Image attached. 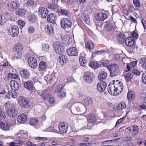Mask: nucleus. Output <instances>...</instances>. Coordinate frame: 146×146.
Here are the masks:
<instances>
[{"label": "nucleus", "instance_id": "40", "mask_svg": "<svg viewBox=\"0 0 146 146\" xmlns=\"http://www.w3.org/2000/svg\"><path fill=\"white\" fill-rule=\"evenodd\" d=\"M133 75L130 73H128L125 76V78L127 82H129L133 78Z\"/></svg>", "mask_w": 146, "mask_h": 146}, {"label": "nucleus", "instance_id": "56", "mask_svg": "<svg viewBox=\"0 0 146 146\" xmlns=\"http://www.w3.org/2000/svg\"><path fill=\"white\" fill-rule=\"evenodd\" d=\"M18 24L20 29H21L25 26V23L21 20H19L18 21Z\"/></svg>", "mask_w": 146, "mask_h": 146}, {"label": "nucleus", "instance_id": "16", "mask_svg": "<svg viewBox=\"0 0 146 146\" xmlns=\"http://www.w3.org/2000/svg\"><path fill=\"white\" fill-rule=\"evenodd\" d=\"M20 74L22 78L24 79H27L30 76V73L27 69H22L21 71Z\"/></svg>", "mask_w": 146, "mask_h": 146}, {"label": "nucleus", "instance_id": "42", "mask_svg": "<svg viewBox=\"0 0 146 146\" xmlns=\"http://www.w3.org/2000/svg\"><path fill=\"white\" fill-rule=\"evenodd\" d=\"M126 108V105L125 104L124 102H122L121 103L119 104L117 106V108L118 110H122L125 109Z\"/></svg>", "mask_w": 146, "mask_h": 146}, {"label": "nucleus", "instance_id": "53", "mask_svg": "<svg viewBox=\"0 0 146 146\" xmlns=\"http://www.w3.org/2000/svg\"><path fill=\"white\" fill-rule=\"evenodd\" d=\"M107 29L109 31H112L115 28L113 25L110 23H108L107 25Z\"/></svg>", "mask_w": 146, "mask_h": 146}, {"label": "nucleus", "instance_id": "29", "mask_svg": "<svg viewBox=\"0 0 146 146\" xmlns=\"http://www.w3.org/2000/svg\"><path fill=\"white\" fill-rule=\"evenodd\" d=\"M128 99L131 101H133L135 98V93L132 91H129L127 94Z\"/></svg>", "mask_w": 146, "mask_h": 146}, {"label": "nucleus", "instance_id": "58", "mask_svg": "<svg viewBox=\"0 0 146 146\" xmlns=\"http://www.w3.org/2000/svg\"><path fill=\"white\" fill-rule=\"evenodd\" d=\"M58 95L60 98H64L66 97V92L63 90L59 92L58 93Z\"/></svg>", "mask_w": 146, "mask_h": 146}, {"label": "nucleus", "instance_id": "22", "mask_svg": "<svg viewBox=\"0 0 146 146\" xmlns=\"http://www.w3.org/2000/svg\"><path fill=\"white\" fill-rule=\"evenodd\" d=\"M95 17L96 19L99 21H104L107 18L106 14L103 13H98Z\"/></svg>", "mask_w": 146, "mask_h": 146}, {"label": "nucleus", "instance_id": "59", "mask_svg": "<svg viewBox=\"0 0 146 146\" xmlns=\"http://www.w3.org/2000/svg\"><path fill=\"white\" fill-rule=\"evenodd\" d=\"M131 36L133 38V39H137L138 38V34L134 31H133L131 34Z\"/></svg>", "mask_w": 146, "mask_h": 146}, {"label": "nucleus", "instance_id": "57", "mask_svg": "<svg viewBox=\"0 0 146 146\" xmlns=\"http://www.w3.org/2000/svg\"><path fill=\"white\" fill-rule=\"evenodd\" d=\"M107 52L104 50H101L99 51H97L96 52H94L93 53V55H95L96 54H102L105 52Z\"/></svg>", "mask_w": 146, "mask_h": 146}, {"label": "nucleus", "instance_id": "2", "mask_svg": "<svg viewBox=\"0 0 146 146\" xmlns=\"http://www.w3.org/2000/svg\"><path fill=\"white\" fill-rule=\"evenodd\" d=\"M107 68L110 72V76L113 77L118 76L120 72L119 67L116 64H113L108 66Z\"/></svg>", "mask_w": 146, "mask_h": 146}, {"label": "nucleus", "instance_id": "45", "mask_svg": "<svg viewBox=\"0 0 146 146\" xmlns=\"http://www.w3.org/2000/svg\"><path fill=\"white\" fill-rule=\"evenodd\" d=\"M58 12L62 15H69L68 12L66 9H60L58 10Z\"/></svg>", "mask_w": 146, "mask_h": 146}, {"label": "nucleus", "instance_id": "55", "mask_svg": "<svg viewBox=\"0 0 146 146\" xmlns=\"http://www.w3.org/2000/svg\"><path fill=\"white\" fill-rule=\"evenodd\" d=\"M15 48L17 52L21 53L23 48L22 45L20 44H17L16 45Z\"/></svg>", "mask_w": 146, "mask_h": 146}, {"label": "nucleus", "instance_id": "52", "mask_svg": "<svg viewBox=\"0 0 146 146\" xmlns=\"http://www.w3.org/2000/svg\"><path fill=\"white\" fill-rule=\"evenodd\" d=\"M22 56V54L21 52H17L14 54V58L20 59Z\"/></svg>", "mask_w": 146, "mask_h": 146}, {"label": "nucleus", "instance_id": "39", "mask_svg": "<svg viewBox=\"0 0 146 146\" xmlns=\"http://www.w3.org/2000/svg\"><path fill=\"white\" fill-rule=\"evenodd\" d=\"M86 48L89 50H91L94 48V44L91 41H88L86 45Z\"/></svg>", "mask_w": 146, "mask_h": 146}, {"label": "nucleus", "instance_id": "48", "mask_svg": "<svg viewBox=\"0 0 146 146\" xmlns=\"http://www.w3.org/2000/svg\"><path fill=\"white\" fill-rule=\"evenodd\" d=\"M27 31L28 33L29 34H32L35 31V29L34 26H30L27 28Z\"/></svg>", "mask_w": 146, "mask_h": 146}, {"label": "nucleus", "instance_id": "62", "mask_svg": "<svg viewBox=\"0 0 146 146\" xmlns=\"http://www.w3.org/2000/svg\"><path fill=\"white\" fill-rule=\"evenodd\" d=\"M133 133L134 135L136 134L138 132L139 129L137 126L134 125L133 126Z\"/></svg>", "mask_w": 146, "mask_h": 146}, {"label": "nucleus", "instance_id": "28", "mask_svg": "<svg viewBox=\"0 0 146 146\" xmlns=\"http://www.w3.org/2000/svg\"><path fill=\"white\" fill-rule=\"evenodd\" d=\"M84 104L86 106H88L91 104L92 102V100L90 97H87L85 98L84 99Z\"/></svg>", "mask_w": 146, "mask_h": 146}, {"label": "nucleus", "instance_id": "50", "mask_svg": "<svg viewBox=\"0 0 146 146\" xmlns=\"http://www.w3.org/2000/svg\"><path fill=\"white\" fill-rule=\"evenodd\" d=\"M49 46L48 44H42V50H43L45 52H48L49 50Z\"/></svg>", "mask_w": 146, "mask_h": 146}, {"label": "nucleus", "instance_id": "8", "mask_svg": "<svg viewBox=\"0 0 146 146\" xmlns=\"http://www.w3.org/2000/svg\"><path fill=\"white\" fill-rule=\"evenodd\" d=\"M39 15L43 18H46L48 14V11L47 9L43 7H40L38 10Z\"/></svg>", "mask_w": 146, "mask_h": 146}, {"label": "nucleus", "instance_id": "33", "mask_svg": "<svg viewBox=\"0 0 146 146\" xmlns=\"http://www.w3.org/2000/svg\"><path fill=\"white\" fill-rule=\"evenodd\" d=\"M97 119L94 115H90L88 116V121L94 124L96 121Z\"/></svg>", "mask_w": 146, "mask_h": 146}, {"label": "nucleus", "instance_id": "54", "mask_svg": "<svg viewBox=\"0 0 146 146\" xmlns=\"http://www.w3.org/2000/svg\"><path fill=\"white\" fill-rule=\"evenodd\" d=\"M101 65H103L104 66H107L109 64V61L107 60H103L100 61Z\"/></svg>", "mask_w": 146, "mask_h": 146}, {"label": "nucleus", "instance_id": "49", "mask_svg": "<svg viewBox=\"0 0 146 146\" xmlns=\"http://www.w3.org/2000/svg\"><path fill=\"white\" fill-rule=\"evenodd\" d=\"M18 78L17 75L15 74H13L12 73H9L8 74V78L9 79L11 78H13L16 79Z\"/></svg>", "mask_w": 146, "mask_h": 146}, {"label": "nucleus", "instance_id": "25", "mask_svg": "<svg viewBox=\"0 0 146 146\" xmlns=\"http://www.w3.org/2000/svg\"><path fill=\"white\" fill-rule=\"evenodd\" d=\"M107 76V73L104 71H102L99 74L98 76V79L100 81H102L105 79Z\"/></svg>", "mask_w": 146, "mask_h": 146}, {"label": "nucleus", "instance_id": "51", "mask_svg": "<svg viewBox=\"0 0 146 146\" xmlns=\"http://www.w3.org/2000/svg\"><path fill=\"white\" fill-rule=\"evenodd\" d=\"M46 91H44L41 95L42 98L44 100H47L49 97V94L47 93H46Z\"/></svg>", "mask_w": 146, "mask_h": 146}, {"label": "nucleus", "instance_id": "18", "mask_svg": "<svg viewBox=\"0 0 146 146\" xmlns=\"http://www.w3.org/2000/svg\"><path fill=\"white\" fill-rule=\"evenodd\" d=\"M58 60L62 64H64L67 62L68 58L65 55L61 54L59 56Z\"/></svg>", "mask_w": 146, "mask_h": 146}, {"label": "nucleus", "instance_id": "41", "mask_svg": "<svg viewBox=\"0 0 146 146\" xmlns=\"http://www.w3.org/2000/svg\"><path fill=\"white\" fill-rule=\"evenodd\" d=\"M69 37L68 36H64L62 38V41L63 43L65 45L68 46L69 45V40H68Z\"/></svg>", "mask_w": 146, "mask_h": 146}, {"label": "nucleus", "instance_id": "61", "mask_svg": "<svg viewBox=\"0 0 146 146\" xmlns=\"http://www.w3.org/2000/svg\"><path fill=\"white\" fill-rule=\"evenodd\" d=\"M142 81L146 85V71L142 74Z\"/></svg>", "mask_w": 146, "mask_h": 146}, {"label": "nucleus", "instance_id": "47", "mask_svg": "<svg viewBox=\"0 0 146 146\" xmlns=\"http://www.w3.org/2000/svg\"><path fill=\"white\" fill-rule=\"evenodd\" d=\"M63 88V86L62 84H60L58 86H57L55 88V91L56 92H57L58 93L60 91H62Z\"/></svg>", "mask_w": 146, "mask_h": 146}, {"label": "nucleus", "instance_id": "3", "mask_svg": "<svg viewBox=\"0 0 146 146\" xmlns=\"http://www.w3.org/2000/svg\"><path fill=\"white\" fill-rule=\"evenodd\" d=\"M113 83L114 86H115V89H116V92H117V95L121 93L123 91V86L122 82L118 80L112 81V82Z\"/></svg>", "mask_w": 146, "mask_h": 146}, {"label": "nucleus", "instance_id": "20", "mask_svg": "<svg viewBox=\"0 0 146 146\" xmlns=\"http://www.w3.org/2000/svg\"><path fill=\"white\" fill-rule=\"evenodd\" d=\"M135 42V40L133 38L129 37L127 38L125 41V43L127 46L133 47Z\"/></svg>", "mask_w": 146, "mask_h": 146}, {"label": "nucleus", "instance_id": "6", "mask_svg": "<svg viewBox=\"0 0 146 146\" xmlns=\"http://www.w3.org/2000/svg\"><path fill=\"white\" fill-rule=\"evenodd\" d=\"M53 46L55 52L58 54H60L64 49L62 44L59 41L54 42Z\"/></svg>", "mask_w": 146, "mask_h": 146}, {"label": "nucleus", "instance_id": "24", "mask_svg": "<svg viewBox=\"0 0 146 146\" xmlns=\"http://www.w3.org/2000/svg\"><path fill=\"white\" fill-rule=\"evenodd\" d=\"M58 3L57 0H52V3L48 4V7L52 9H56L58 7Z\"/></svg>", "mask_w": 146, "mask_h": 146}, {"label": "nucleus", "instance_id": "12", "mask_svg": "<svg viewBox=\"0 0 146 146\" xmlns=\"http://www.w3.org/2000/svg\"><path fill=\"white\" fill-rule=\"evenodd\" d=\"M8 8L10 11H12L17 9L19 7V4L18 2L15 1H12L8 5Z\"/></svg>", "mask_w": 146, "mask_h": 146}, {"label": "nucleus", "instance_id": "21", "mask_svg": "<svg viewBox=\"0 0 146 146\" xmlns=\"http://www.w3.org/2000/svg\"><path fill=\"white\" fill-rule=\"evenodd\" d=\"M58 127L59 131L61 132L66 133L67 130L68 126L65 123H62L59 124Z\"/></svg>", "mask_w": 146, "mask_h": 146}, {"label": "nucleus", "instance_id": "46", "mask_svg": "<svg viewBox=\"0 0 146 146\" xmlns=\"http://www.w3.org/2000/svg\"><path fill=\"white\" fill-rule=\"evenodd\" d=\"M6 116L2 108L0 107V119L1 120L4 119Z\"/></svg>", "mask_w": 146, "mask_h": 146}, {"label": "nucleus", "instance_id": "64", "mask_svg": "<svg viewBox=\"0 0 146 146\" xmlns=\"http://www.w3.org/2000/svg\"><path fill=\"white\" fill-rule=\"evenodd\" d=\"M132 73L134 75H139L140 73V72L136 69H133L132 70Z\"/></svg>", "mask_w": 146, "mask_h": 146}, {"label": "nucleus", "instance_id": "32", "mask_svg": "<svg viewBox=\"0 0 146 146\" xmlns=\"http://www.w3.org/2000/svg\"><path fill=\"white\" fill-rule=\"evenodd\" d=\"M47 68L46 63L43 61L40 62L39 65V71H42Z\"/></svg>", "mask_w": 146, "mask_h": 146}, {"label": "nucleus", "instance_id": "63", "mask_svg": "<svg viewBox=\"0 0 146 146\" xmlns=\"http://www.w3.org/2000/svg\"><path fill=\"white\" fill-rule=\"evenodd\" d=\"M118 35H119V41L120 40L122 41H123L124 40V38L125 35L119 32H118Z\"/></svg>", "mask_w": 146, "mask_h": 146}, {"label": "nucleus", "instance_id": "15", "mask_svg": "<svg viewBox=\"0 0 146 146\" xmlns=\"http://www.w3.org/2000/svg\"><path fill=\"white\" fill-rule=\"evenodd\" d=\"M10 85L12 89L14 91L18 90L19 88V85L17 81L15 80H12L10 83Z\"/></svg>", "mask_w": 146, "mask_h": 146}, {"label": "nucleus", "instance_id": "11", "mask_svg": "<svg viewBox=\"0 0 146 146\" xmlns=\"http://www.w3.org/2000/svg\"><path fill=\"white\" fill-rule=\"evenodd\" d=\"M93 78V74L92 73L88 71L84 74V79L86 82L90 83L92 81Z\"/></svg>", "mask_w": 146, "mask_h": 146}, {"label": "nucleus", "instance_id": "37", "mask_svg": "<svg viewBox=\"0 0 146 146\" xmlns=\"http://www.w3.org/2000/svg\"><path fill=\"white\" fill-rule=\"evenodd\" d=\"M80 64L81 66H85L86 63V59L84 57L81 56L79 58Z\"/></svg>", "mask_w": 146, "mask_h": 146}, {"label": "nucleus", "instance_id": "19", "mask_svg": "<svg viewBox=\"0 0 146 146\" xmlns=\"http://www.w3.org/2000/svg\"><path fill=\"white\" fill-rule=\"evenodd\" d=\"M0 125L1 128L4 131H8L10 129V123L9 122L5 123L1 122L0 123Z\"/></svg>", "mask_w": 146, "mask_h": 146}, {"label": "nucleus", "instance_id": "13", "mask_svg": "<svg viewBox=\"0 0 146 146\" xmlns=\"http://www.w3.org/2000/svg\"><path fill=\"white\" fill-rule=\"evenodd\" d=\"M67 53L68 55L70 56H77L78 52L76 48L75 47H73L67 49Z\"/></svg>", "mask_w": 146, "mask_h": 146}, {"label": "nucleus", "instance_id": "44", "mask_svg": "<svg viewBox=\"0 0 146 146\" xmlns=\"http://www.w3.org/2000/svg\"><path fill=\"white\" fill-rule=\"evenodd\" d=\"M141 101L144 104L146 103V93L142 92L140 98Z\"/></svg>", "mask_w": 146, "mask_h": 146}, {"label": "nucleus", "instance_id": "36", "mask_svg": "<svg viewBox=\"0 0 146 146\" xmlns=\"http://www.w3.org/2000/svg\"><path fill=\"white\" fill-rule=\"evenodd\" d=\"M30 124L32 125L36 126L38 123V120L37 118H32L30 119Z\"/></svg>", "mask_w": 146, "mask_h": 146}, {"label": "nucleus", "instance_id": "5", "mask_svg": "<svg viewBox=\"0 0 146 146\" xmlns=\"http://www.w3.org/2000/svg\"><path fill=\"white\" fill-rule=\"evenodd\" d=\"M8 32L11 36L14 37L17 36L19 33V27L16 25L13 26L9 30Z\"/></svg>", "mask_w": 146, "mask_h": 146}, {"label": "nucleus", "instance_id": "7", "mask_svg": "<svg viewBox=\"0 0 146 146\" xmlns=\"http://www.w3.org/2000/svg\"><path fill=\"white\" fill-rule=\"evenodd\" d=\"M114 88H115V86L113 82L110 83L108 87V90L110 94L115 96L117 95L116 92V90Z\"/></svg>", "mask_w": 146, "mask_h": 146}, {"label": "nucleus", "instance_id": "35", "mask_svg": "<svg viewBox=\"0 0 146 146\" xmlns=\"http://www.w3.org/2000/svg\"><path fill=\"white\" fill-rule=\"evenodd\" d=\"M29 21L32 23L35 22L37 20V18L35 15L32 14L29 15L28 17Z\"/></svg>", "mask_w": 146, "mask_h": 146}, {"label": "nucleus", "instance_id": "38", "mask_svg": "<svg viewBox=\"0 0 146 146\" xmlns=\"http://www.w3.org/2000/svg\"><path fill=\"white\" fill-rule=\"evenodd\" d=\"M28 13V11L27 10L25 9H19L17 13V14L19 15H23L27 14Z\"/></svg>", "mask_w": 146, "mask_h": 146}, {"label": "nucleus", "instance_id": "27", "mask_svg": "<svg viewBox=\"0 0 146 146\" xmlns=\"http://www.w3.org/2000/svg\"><path fill=\"white\" fill-rule=\"evenodd\" d=\"M82 19L87 24H90V18L89 15L86 14H83L82 15Z\"/></svg>", "mask_w": 146, "mask_h": 146}, {"label": "nucleus", "instance_id": "10", "mask_svg": "<svg viewBox=\"0 0 146 146\" xmlns=\"http://www.w3.org/2000/svg\"><path fill=\"white\" fill-rule=\"evenodd\" d=\"M28 62L29 66L32 68L36 67L37 65V60L35 58L33 57H29L28 60Z\"/></svg>", "mask_w": 146, "mask_h": 146}, {"label": "nucleus", "instance_id": "26", "mask_svg": "<svg viewBox=\"0 0 146 146\" xmlns=\"http://www.w3.org/2000/svg\"><path fill=\"white\" fill-rule=\"evenodd\" d=\"M89 65L90 67L95 69H96L98 67L101 66L100 64L98 63L95 61L91 62Z\"/></svg>", "mask_w": 146, "mask_h": 146}, {"label": "nucleus", "instance_id": "30", "mask_svg": "<svg viewBox=\"0 0 146 146\" xmlns=\"http://www.w3.org/2000/svg\"><path fill=\"white\" fill-rule=\"evenodd\" d=\"M46 31L48 35L53 34L54 33V28L51 25H46Z\"/></svg>", "mask_w": 146, "mask_h": 146}, {"label": "nucleus", "instance_id": "43", "mask_svg": "<svg viewBox=\"0 0 146 146\" xmlns=\"http://www.w3.org/2000/svg\"><path fill=\"white\" fill-rule=\"evenodd\" d=\"M4 106L5 107V108L6 111V112H7V111H9L10 109L14 106V105L12 104L10 105V104L8 102L5 103Z\"/></svg>", "mask_w": 146, "mask_h": 146}, {"label": "nucleus", "instance_id": "14", "mask_svg": "<svg viewBox=\"0 0 146 146\" xmlns=\"http://www.w3.org/2000/svg\"><path fill=\"white\" fill-rule=\"evenodd\" d=\"M107 84L104 82H101L99 83L97 85V88L98 90L100 92L104 91L106 87Z\"/></svg>", "mask_w": 146, "mask_h": 146}, {"label": "nucleus", "instance_id": "4", "mask_svg": "<svg viewBox=\"0 0 146 146\" xmlns=\"http://www.w3.org/2000/svg\"><path fill=\"white\" fill-rule=\"evenodd\" d=\"M72 24L71 20L68 18H64L61 20L60 25L64 29L70 27Z\"/></svg>", "mask_w": 146, "mask_h": 146}, {"label": "nucleus", "instance_id": "60", "mask_svg": "<svg viewBox=\"0 0 146 146\" xmlns=\"http://www.w3.org/2000/svg\"><path fill=\"white\" fill-rule=\"evenodd\" d=\"M27 5L29 7L33 6L35 4L34 0H29L27 3Z\"/></svg>", "mask_w": 146, "mask_h": 146}, {"label": "nucleus", "instance_id": "1", "mask_svg": "<svg viewBox=\"0 0 146 146\" xmlns=\"http://www.w3.org/2000/svg\"><path fill=\"white\" fill-rule=\"evenodd\" d=\"M18 101L20 106L24 108H29L32 104L30 99L23 96H20L18 98Z\"/></svg>", "mask_w": 146, "mask_h": 146}, {"label": "nucleus", "instance_id": "9", "mask_svg": "<svg viewBox=\"0 0 146 146\" xmlns=\"http://www.w3.org/2000/svg\"><path fill=\"white\" fill-rule=\"evenodd\" d=\"M7 114L9 117H16L18 114V111L14 106L7 111Z\"/></svg>", "mask_w": 146, "mask_h": 146}, {"label": "nucleus", "instance_id": "17", "mask_svg": "<svg viewBox=\"0 0 146 146\" xmlns=\"http://www.w3.org/2000/svg\"><path fill=\"white\" fill-rule=\"evenodd\" d=\"M18 122L21 123H23L26 122L27 120V115L24 113L21 114L18 116L17 118Z\"/></svg>", "mask_w": 146, "mask_h": 146}, {"label": "nucleus", "instance_id": "31", "mask_svg": "<svg viewBox=\"0 0 146 146\" xmlns=\"http://www.w3.org/2000/svg\"><path fill=\"white\" fill-rule=\"evenodd\" d=\"M47 17V20L49 22L52 23H55V16L54 14L51 13Z\"/></svg>", "mask_w": 146, "mask_h": 146}, {"label": "nucleus", "instance_id": "23", "mask_svg": "<svg viewBox=\"0 0 146 146\" xmlns=\"http://www.w3.org/2000/svg\"><path fill=\"white\" fill-rule=\"evenodd\" d=\"M24 87L30 91H32L33 90V88H34L33 82L31 81L25 82L24 83Z\"/></svg>", "mask_w": 146, "mask_h": 146}, {"label": "nucleus", "instance_id": "34", "mask_svg": "<svg viewBox=\"0 0 146 146\" xmlns=\"http://www.w3.org/2000/svg\"><path fill=\"white\" fill-rule=\"evenodd\" d=\"M139 62L140 66L144 69H146V59L145 58H141Z\"/></svg>", "mask_w": 146, "mask_h": 146}]
</instances>
